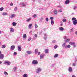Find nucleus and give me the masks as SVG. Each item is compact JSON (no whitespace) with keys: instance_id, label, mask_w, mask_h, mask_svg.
Returning <instances> with one entry per match:
<instances>
[{"instance_id":"nucleus-14","label":"nucleus","mask_w":77,"mask_h":77,"mask_svg":"<svg viewBox=\"0 0 77 77\" xmlns=\"http://www.w3.org/2000/svg\"><path fill=\"white\" fill-rule=\"evenodd\" d=\"M66 45V43L65 42L63 43L62 45V47H65V45Z\"/></svg>"},{"instance_id":"nucleus-38","label":"nucleus","mask_w":77,"mask_h":77,"mask_svg":"<svg viewBox=\"0 0 77 77\" xmlns=\"http://www.w3.org/2000/svg\"><path fill=\"white\" fill-rule=\"evenodd\" d=\"M35 29H37L38 28V25L37 24H35Z\"/></svg>"},{"instance_id":"nucleus-20","label":"nucleus","mask_w":77,"mask_h":77,"mask_svg":"<svg viewBox=\"0 0 77 77\" xmlns=\"http://www.w3.org/2000/svg\"><path fill=\"white\" fill-rule=\"evenodd\" d=\"M69 72H71L72 71V68L71 67H69Z\"/></svg>"},{"instance_id":"nucleus-32","label":"nucleus","mask_w":77,"mask_h":77,"mask_svg":"<svg viewBox=\"0 0 77 77\" xmlns=\"http://www.w3.org/2000/svg\"><path fill=\"white\" fill-rule=\"evenodd\" d=\"M51 23L52 25H53L54 24V21H53V20H51Z\"/></svg>"},{"instance_id":"nucleus-44","label":"nucleus","mask_w":77,"mask_h":77,"mask_svg":"<svg viewBox=\"0 0 77 77\" xmlns=\"http://www.w3.org/2000/svg\"><path fill=\"white\" fill-rule=\"evenodd\" d=\"M57 48V45H56L55 46H54V48L55 49H56V48Z\"/></svg>"},{"instance_id":"nucleus-40","label":"nucleus","mask_w":77,"mask_h":77,"mask_svg":"<svg viewBox=\"0 0 77 77\" xmlns=\"http://www.w3.org/2000/svg\"><path fill=\"white\" fill-rule=\"evenodd\" d=\"M17 53L16 52H14L13 53V54L14 55V56H16V55H17Z\"/></svg>"},{"instance_id":"nucleus-27","label":"nucleus","mask_w":77,"mask_h":77,"mask_svg":"<svg viewBox=\"0 0 77 77\" xmlns=\"http://www.w3.org/2000/svg\"><path fill=\"white\" fill-rule=\"evenodd\" d=\"M17 68L16 67H14L13 68V70L14 72H15L17 71Z\"/></svg>"},{"instance_id":"nucleus-26","label":"nucleus","mask_w":77,"mask_h":77,"mask_svg":"<svg viewBox=\"0 0 77 77\" xmlns=\"http://www.w3.org/2000/svg\"><path fill=\"white\" fill-rule=\"evenodd\" d=\"M38 52V49H35V54H37Z\"/></svg>"},{"instance_id":"nucleus-31","label":"nucleus","mask_w":77,"mask_h":77,"mask_svg":"<svg viewBox=\"0 0 77 77\" xmlns=\"http://www.w3.org/2000/svg\"><path fill=\"white\" fill-rule=\"evenodd\" d=\"M26 53H27V54H31V53H32V52H31V51H27Z\"/></svg>"},{"instance_id":"nucleus-11","label":"nucleus","mask_w":77,"mask_h":77,"mask_svg":"<svg viewBox=\"0 0 77 77\" xmlns=\"http://www.w3.org/2000/svg\"><path fill=\"white\" fill-rule=\"evenodd\" d=\"M64 30H65V29L62 27H60L59 28V30L60 31H63Z\"/></svg>"},{"instance_id":"nucleus-19","label":"nucleus","mask_w":77,"mask_h":77,"mask_svg":"<svg viewBox=\"0 0 77 77\" xmlns=\"http://www.w3.org/2000/svg\"><path fill=\"white\" fill-rule=\"evenodd\" d=\"M71 47V45H68L67 46H65V48H70Z\"/></svg>"},{"instance_id":"nucleus-59","label":"nucleus","mask_w":77,"mask_h":77,"mask_svg":"<svg viewBox=\"0 0 77 77\" xmlns=\"http://www.w3.org/2000/svg\"><path fill=\"white\" fill-rule=\"evenodd\" d=\"M32 31H30V32H29V33H32Z\"/></svg>"},{"instance_id":"nucleus-28","label":"nucleus","mask_w":77,"mask_h":77,"mask_svg":"<svg viewBox=\"0 0 77 77\" xmlns=\"http://www.w3.org/2000/svg\"><path fill=\"white\" fill-rule=\"evenodd\" d=\"M6 47V45H3L2 46V47H1V48H5Z\"/></svg>"},{"instance_id":"nucleus-56","label":"nucleus","mask_w":77,"mask_h":77,"mask_svg":"<svg viewBox=\"0 0 77 77\" xmlns=\"http://www.w3.org/2000/svg\"><path fill=\"white\" fill-rule=\"evenodd\" d=\"M76 8H77L76 7H74V10H75V9H76Z\"/></svg>"},{"instance_id":"nucleus-54","label":"nucleus","mask_w":77,"mask_h":77,"mask_svg":"<svg viewBox=\"0 0 77 77\" xmlns=\"http://www.w3.org/2000/svg\"><path fill=\"white\" fill-rule=\"evenodd\" d=\"M72 65L73 66H75V63H74Z\"/></svg>"},{"instance_id":"nucleus-6","label":"nucleus","mask_w":77,"mask_h":77,"mask_svg":"<svg viewBox=\"0 0 77 77\" xmlns=\"http://www.w3.org/2000/svg\"><path fill=\"white\" fill-rule=\"evenodd\" d=\"M15 45H12L10 47V49H11L12 50H14V49H15Z\"/></svg>"},{"instance_id":"nucleus-42","label":"nucleus","mask_w":77,"mask_h":77,"mask_svg":"<svg viewBox=\"0 0 77 77\" xmlns=\"http://www.w3.org/2000/svg\"><path fill=\"white\" fill-rule=\"evenodd\" d=\"M64 39H65V40H66V39H67V37L66 36H64Z\"/></svg>"},{"instance_id":"nucleus-41","label":"nucleus","mask_w":77,"mask_h":77,"mask_svg":"<svg viewBox=\"0 0 77 77\" xmlns=\"http://www.w3.org/2000/svg\"><path fill=\"white\" fill-rule=\"evenodd\" d=\"M43 20H44V18L43 17H41L40 18V21H43Z\"/></svg>"},{"instance_id":"nucleus-36","label":"nucleus","mask_w":77,"mask_h":77,"mask_svg":"<svg viewBox=\"0 0 77 77\" xmlns=\"http://www.w3.org/2000/svg\"><path fill=\"white\" fill-rule=\"evenodd\" d=\"M75 43V42H70L69 44L70 45H74V44Z\"/></svg>"},{"instance_id":"nucleus-30","label":"nucleus","mask_w":77,"mask_h":77,"mask_svg":"<svg viewBox=\"0 0 77 77\" xmlns=\"http://www.w3.org/2000/svg\"><path fill=\"white\" fill-rule=\"evenodd\" d=\"M52 42L53 44H55L56 42V41L54 40L52 41Z\"/></svg>"},{"instance_id":"nucleus-22","label":"nucleus","mask_w":77,"mask_h":77,"mask_svg":"<svg viewBox=\"0 0 77 77\" xmlns=\"http://www.w3.org/2000/svg\"><path fill=\"white\" fill-rule=\"evenodd\" d=\"M2 15H4V16H5V15H8V14L6 12H3L2 13Z\"/></svg>"},{"instance_id":"nucleus-46","label":"nucleus","mask_w":77,"mask_h":77,"mask_svg":"<svg viewBox=\"0 0 77 77\" xmlns=\"http://www.w3.org/2000/svg\"><path fill=\"white\" fill-rule=\"evenodd\" d=\"M17 10V7H16L14 8V11H16Z\"/></svg>"},{"instance_id":"nucleus-45","label":"nucleus","mask_w":77,"mask_h":77,"mask_svg":"<svg viewBox=\"0 0 77 77\" xmlns=\"http://www.w3.org/2000/svg\"><path fill=\"white\" fill-rule=\"evenodd\" d=\"M75 47H76V45H75V42L73 44V47L75 48Z\"/></svg>"},{"instance_id":"nucleus-25","label":"nucleus","mask_w":77,"mask_h":77,"mask_svg":"<svg viewBox=\"0 0 77 77\" xmlns=\"http://www.w3.org/2000/svg\"><path fill=\"white\" fill-rule=\"evenodd\" d=\"M28 76V75L27 74H24L23 75V77H27Z\"/></svg>"},{"instance_id":"nucleus-61","label":"nucleus","mask_w":77,"mask_h":77,"mask_svg":"<svg viewBox=\"0 0 77 77\" xmlns=\"http://www.w3.org/2000/svg\"><path fill=\"white\" fill-rule=\"evenodd\" d=\"M63 25V24H62V23H61L60 26H61Z\"/></svg>"},{"instance_id":"nucleus-13","label":"nucleus","mask_w":77,"mask_h":77,"mask_svg":"<svg viewBox=\"0 0 77 77\" xmlns=\"http://www.w3.org/2000/svg\"><path fill=\"white\" fill-rule=\"evenodd\" d=\"M32 24L30 23L29 25L28 28L30 29H32Z\"/></svg>"},{"instance_id":"nucleus-3","label":"nucleus","mask_w":77,"mask_h":77,"mask_svg":"<svg viewBox=\"0 0 77 77\" xmlns=\"http://www.w3.org/2000/svg\"><path fill=\"white\" fill-rule=\"evenodd\" d=\"M53 12L55 15H58V12H57V10H54L53 11Z\"/></svg>"},{"instance_id":"nucleus-9","label":"nucleus","mask_w":77,"mask_h":77,"mask_svg":"<svg viewBox=\"0 0 77 77\" xmlns=\"http://www.w3.org/2000/svg\"><path fill=\"white\" fill-rule=\"evenodd\" d=\"M17 49L19 51H21V47L20 46H18Z\"/></svg>"},{"instance_id":"nucleus-8","label":"nucleus","mask_w":77,"mask_h":77,"mask_svg":"<svg viewBox=\"0 0 77 77\" xmlns=\"http://www.w3.org/2000/svg\"><path fill=\"white\" fill-rule=\"evenodd\" d=\"M15 15L14 14H12L10 16V18H14L15 17Z\"/></svg>"},{"instance_id":"nucleus-43","label":"nucleus","mask_w":77,"mask_h":77,"mask_svg":"<svg viewBox=\"0 0 77 77\" xmlns=\"http://www.w3.org/2000/svg\"><path fill=\"white\" fill-rule=\"evenodd\" d=\"M46 21H47V22H48V20H49L48 18L46 17Z\"/></svg>"},{"instance_id":"nucleus-52","label":"nucleus","mask_w":77,"mask_h":77,"mask_svg":"<svg viewBox=\"0 0 77 77\" xmlns=\"http://www.w3.org/2000/svg\"><path fill=\"white\" fill-rule=\"evenodd\" d=\"M36 17V15L34 14V15L33 16V17H34V18H35V17Z\"/></svg>"},{"instance_id":"nucleus-49","label":"nucleus","mask_w":77,"mask_h":77,"mask_svg":"<svg viewBox=\"0 0 77 77\" xmlns=\"http://www.w3.org/2000/svg\"><path fill=\"white\" fill-rule=\"evenodd\" d=\"M70 31L71 32H72V31H73V28H72L71 29Z\"/></svg>"},{"instance_id":"nucleus-4","label":"nucleus","mask_w":77,"mask_h":77,"mask_svg":"<svg viewBox=\"0 0 77 77\" xmlns=\"http://www.w3.org/2000/svg\"><path fill=\"white\" fill-rule=\"evenodd\" d=\"M32 63L33 65H38V62L36 60H34L32 61Z\"/></svg>"},{"instance_id":"nucleus-58","label":"nucleus","mask_w":77,"mask_h":77,"mask_svg":"<svg viewBox=\"0 0 77 77\" xmlns=\"http://www.w3.org/2000/svg\"><path fill=\"white\" fill-rule=\"evenodd\" d=\"M44 39L45 40H46V39H47V37H44Z\"/></svg>"},{"instance_id":"nucleus-10","label":"nucleus","mask_w":77,"mask_h":77,"mask_svg":"<svg viewBox=\"0 0 77 77\" xmlns=\"http://www.w3.org/2000/svg\"><path fill=\"white\" fill-rule=\"evenodd\" d=\"M3 58H4V55L1 54L0 55V59H3Z\"/></svg>"},{"instance_id":"nucleus-18","label":"nucleus","mask_w":77,"mask_h":77,"mask_svg":"<svg viewBox=\"0 0 77 77\" xmlns=\"http://www.w3.org/2000/svg\"><path fill=\"white\" fill-rule=\"evenodd\" d=\"M12 24L13 26H15L17 25V23L15 22H13L12 23Z\"/></svg>"},{"instance_id":"nucleus-2","label":"nucleus","mask_w":77,"mask_h":77,"mask_svg":"<svg viewBox=\"0 0 77 77\" xmlns=\"http://www.w3.org/2000/svg\"><path fill=\"white\" fill-rule=\"evenodd\" d=\"M41 70H42V69L41 68H38L36 71V73L37 74H39L41 71Z\"/></svg>"},{"instance_id":"nucleus-39","label":"nucleus","mask_w":77,"mask_h":77,"mask_svg":"<svg viewBox=\"0 0 77 77\" xmlns=\"http://www.w3.org/2000/svg\"><path fill=\"white\" fill-rule=\"evenodd\" d=\"M32 39V38L31 37L29 38L28 39V41H30Z\"/></svg>"},{"instance_id":"nucleus-34","label":"nucleus","mask_w":77,"mask_h":77,"mask_svg":"<svg viewBox=\"0 0 77 77\" xmlns=\"http://www.w3.org/2000/svg\"><path fill=\"white\" fill-rule=\"evenodd\" d=\"M4 8L3 7H2L0 8V11H2L3 10V9Z\"/></svg>"},{"instance_id":"nucleus-57","label":"nucleus","mask_w":77,"mask_h":77,"mask_svg":"<svg viewBox=\"0 0 77 77\" xmlns=\"http://www.w3.org/2000/svg\"><path fill=\"white\" fill-rule=\"evenodd\" d=\"M68 23L69 24V25H71V23H70V21H68Z\"/></svg>"},{"instance_id":"nucleus-21","label":"nucleus","mask_w":77,"mask_h":77,"mask_svg":"<svg viewBox=\"0 0 77 77\" xmlns=\"http://www.w3.org/2000/svg\"><path fill=\"white\" fill-rule=\"evenodd\" d=\"M22 5H23L22 6L23 7H26V6H27V4H24V2L22 3Z\"/></svg>"},{"instance_id":"nucleus-63","label":"nucleus","mask_w":77,"mask_h":77,"mask_svg":"<svg viewBox=\"0 0 77 77\" xmlns=\"http://www.w3.org/2000/svg\"><path fill=\"white\" fill-rule=\"evenodd\" d=\"M2 34V31H0V35Z\"/></svg>"},{"instance_id":"nucleus-5","label":"nucleus","mask_w":77,"mask_h":77,"mask_svg":"<svg viewBox=\"0 0 77 77\" xmlns=\"http://www.w3.org/2000/svg\"><path fill=\"white\" fill-rule=\"evenodd\" d=\"M10 31L11 33H13L14 32V29L12 27L10 28Z\"/></svg>"},{"instance_id":"nucleus-53","label":"nucleus","mask_w":77,"mask_h":77,"mask_svg":"<svg viewBox=\"0 0 77 77\" xmlns=\"http://www.w3.org/2000/svg\"><path fill=\"white\" fill-rule=\"evenodd\" d=\"M38 55H40V54H41V52H38Z\"/></svg>"},{"instance_id":"nucleus-62","label":"nucleus","mask_w":77,"mask_h":77,"mask_svg":"<svg viewBox=\"0 0 77 77\" xmlns=\"http://www.w3.org/2000/svg\"><path fill=\"white\" fill-rule=\"evenodd\" d=\"M75 33L76 35H77V31H76Z\"/></svg>"},{"instance_id":"nucleus-17","label":"nucleus","mask_w":77,"mask_h":77,"mask_svg":"<svg viewBox=\"0 0 77 77\" xmlns=\"http://www.w3.org/2000/svg\"><path fill=\"white\" fill-rule=\"evenodd\" d=\"M70 39H66V40H65L64 41L66 43H67V42H68L69 41H70Z\"/></svg>"},{"instance_id":"nucleus-15","label":"nucleus","mask_w":77,"mask_h":77,"mask_svg":"<svg viewBox=\"0 0 77 77\" xmlns=\"http://www.w3.org/2000/svg\"><path fill=\"white\" fill-rule=\"evenodd\" d=\"M70 3V1L69 0H67L66 1H65V4H69Z\"/></svg>"},{"instance_id":"nucleus-23","label":"nucleus","mask_w":77,"mask_h":77,"mask_svg":"<svg viewBox=\"0 0 77 77\" xmlns=\"http://www.w3.org/2000/svg\"><path fill=\"white\" fill-rule=\"evenodd\" d=\"M31 19H32V18H31V17H30L27 20H26V21L27 22H29V21H30V20H31Z\"/></svg>"},{"instance_id":"nucleus-35","label":"nucleus","mask_w":77,"mask_h":77,"mask_svg":"<svg viewBox=\"0 0 77 77\" xmlns=\"http://www.w3.org/2000/svg\"><path fill=\"white\" fill-rule=\"evenodd\" d=\"M4 73L5 75H8V73L5 71L4 72Z\"/></svg>"},{"instance_id":"nucleus-33","label":"nucleus","mask_w":77,"mask_h":77,"mask_svg":"<svg viewBox=\"0 0 77 77\" xmlns=\"http://www.w3.org/2000/svg\"><path fill=\"white\" fill-rule=\"evenodd\" d=\"M72 21H75V20H77V19L75 17H73L72 18Z\"/></svg>"},{"instance_id":"nucleus-60","label":"nucleus","mask_w":77,"mask_h":77,"mask_svg":"<svg viewBox=\"0 0 77 77\" xmlns=\"http://www.w3.org/2000/svg\"><path fill=\"white\" fill-rule=\"evenodd\" d=\"M57 7H59V8H61V6H57Z\"/></svg>"},{"instance_id":"nucleus-7","label":"nucleus","mask_w":77,"mask_h":77,"mask_svg":"<svg viewBox=\"0 0 77 77\" xmlns=\"http://www.w3.org/2000/svg\"><path fill=\"white\" fill-rule=\"evenodd\" d=\"M44 56L45 55L44 54H41L40 56V59H43L44 57Z\"/></svg>"},{"instance_id":"nucleus-12","label":"nucleus","mask_w":77,"mask_h":77,"mask_svg":"<svg viewBox=\"0 0 77 77\" xmlns=\"http://www.w3.org/2000/svg\"><path fill=\"white\" fill-rule=\"evenodd\" d=\"M73 24L74 25H76L77 24V20L73 21Z\"/></svg>"},{"instance_id":"nucleus-16","label":"nucleus","mask_w":77,"mask_h":77,"mask_svg":"<svg viewBox=\"0 0 77 77\" xmlns=\"http://www.w3.org/2000/svg\"><path fill=\"white\" fill-rule=\"evenodd\" d=\"M49 51V50L48 49H46L45 50V53H48Z\"/></svg>"},{"instance_id":"nucleus-29","label":"nucleus","mask_w":77,"mask_h":77,"mask_svg":"<svg viewBox=\"0 0 77 77\" xmlns=\"http://www.w3.org/2000/svg\"><path fill=\"white\" fill-rule=\"evenodd\" d=\"M26 37H27V35H26V34H24L23 35V38H26Z\"/></svg>"},{"instance_id":"nucleus-1","label":"nucleus","mask_w":77,"mask_h":77,"mask_svg":"<svg viewBox=\"0 0 77 77\" xmlns=\"http://www.w3.org/2000/svg\"><path fill=\"white\" fill-rule=\"evenodd\" d=\"M4 64H5V65L6 64L7 65H11V62L6 61L4 62Z\"/></svg>"},{"instance_id":"nucleus-48","label":"nucleus","mask_w":77,"mask_h":77,"mask_svg":"<svg viewBox=\"0 0 77 77\" xmlns=\"http://www.w3.org/2000/svg\"><path fill=\"white\" fill-rule=\"evenodd\" d=\"M58 12H62V10H60L58 11Z\"/></svg>"},{"instance_id":"nucleus-37","label":"nucleus","mask_w":77,"mask_h":77,"mask_svg":"<svg viewBox=\"0 0 77 77\" xmlns=\"http://www.w3.org/2000/svg\"><path fill=\"white\" fill-rule=\"evenodd\" d=\"M62 21L64 22V23H66V20L65 19H63L62 20Z\"/></svg>"},{"instance_id":"nucleus-47","label":"nucleus","mask_w":77,"mask_h":77,"mask_svg":"<svg viewBox=\"0 0 77 77\" xmlns=\"http://www.w3.org/2000/svg\"><path fill=\"white\" fill-rule=\"evenodd\" d=\"M34 36L35 38H37V37H38V35H37V34H35Z\"/></svg>"},{"instance_id":"nucleus-50","label":"nucleus","mask_w":77,"mask_h":77,"mask_svg":"<svg viewBox=\"0 0 77 77\" xmlns=\"http://www.w3.org/2000/svg\"><path fill=\"white\" fill-rule=\"evenodd\" d=\"M10 6H13V3H11L10 4Z\"/></svg>"},{"instance_id":"nucleus-55","label":"nucleus","mask_w":77,"mask_h":77,"mask_svg":"<svg viewBox=\"0 0 77 77\" xmlns=\"http://www.w3.org/2000/svg\"><path fill=\"white\" fill-rule=\"evenodd\" d=\"M47 34H45L44 36H45V37H46V36H47Z\"/></svg>"},{"instance_id":"nucleus-64","label":"nucleus","mask_w":77,"mask_h":77,"mask_svg":"<svg viewBox=\"0 0 77 77\" xmlns=\"http://www.w3.org/2000/svg\"><path fill=\"white\" fill-rule=\"evenodd\" d=\"M72 77H75V76L74 75H73Z\"/></svg>"},{"instance_id":"nucleus-51","label":"nucleus","mask_w":77,"mask_h":77,"mask_svg":"<svg viewBox=\"0 0 77 77\" xmlns=\"http://www.w3.org/2000/svg\"><path fill=\"white\" fill-rule=\"evenodd\" d=\"M50 19L52 20H53V17H51L50 18Z\"/></svg>"},{"instance_id":"nucleus-24","label":"nucleus","mask_w":77,"mask_h":77,"mask_svg":"<svg viewBox=\"0 0 77 77\" xmlns=\"http://www.w3.org/2000/svg\"><path fill=\"white\" fill-rule=\"evenodd\" d=\"M59 56V55H58V54H55L54 56V57L55 58H56V57H57Z\"/></svg>"}]
</instances>
